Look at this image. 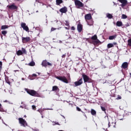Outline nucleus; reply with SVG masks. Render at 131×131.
<instances>
[{"mask_svg":"<svg viewBox=\"0 0 131 131\" xmlns=\"http://www.w3.org/2000/svg\"><path fill=\"white\" fill-rule=\"evenodd\" d=\"M91 39L92 40H95L93 41V43H94V45H98V43H100V42H101L100 40L98 39V36H97V35H94L92 36L91 37Z\"/></svg>","mask_w":131,"mask_h":131,"instance_id":"6","label":"nucleus"},{"mask_svg":"<svg viewBox=\"0 0 131 131\" xmlns=\"http://www.w3.org/2000/svg\"><path fill=\"white\" fill-rule=\"evenodd\" d=\"M21 104H23V102H21Z\"/></svg>","mask_w":131,"mask_h":131,"instance_id":"58","label":"nucleus"},{"mask_svg":"<svg viewBox=\"0 0 131 131\" xmlns=\"http://www.w3.org/2000/svg\"><path fill=\"white\" fill-rule=\"evenodd\" d=\"M129 75H130V76L131 77V73H129Z\"/></svg>","mask_w":131,"mask_h":131,"instance_id":"54","label":"nucleus"},{"mask_svg":"<svg viewBox=\"0 0 131 131\" xmlns=\"http://www.w3.org/2000/svg\"><path fill=\"white\" fill-rule=\"evenodd\" d=\"M32 76H33L34 77H36V76H37V75H36V74H33Z\"/></svg>","mask_w":131,"mask_h":131,"instance_id":"46","label":"nucleus"},{"mask_svg":"<svg viewBox=\"0 0 131 131\" xmlns=\"http://www.w3.org/2000/svg\"><path fill=\"white\" fill-rule=\"evenodd\" d=\"M120 99H121V97L120 95H118L117 98V100H120Z\"/></svg>","mask_w":131,"mask_h":131,"instance_id":"42","label":"nucleus"},{"mask_svg":"<svg viewBox=\"0 0 131 131\" xmlns=\"http://www.w3.org/2000/svg\"><path fill=\"white\" fill-rule=\"evenodd\" d=\"M24 117H25V118H26L27 117V116H26V115H25V116H24Z\"/></svg>","mask_w":131,"mask_h":131,"instance_id":"51","label":"nucleus"},{"mask_svg":"<svg viewBox=\"0 0 131 131\" xmlns=\"http://www.w3.org/2000/svg\"><path fill=\"white\" fill-rule=\"evenodd\" d=\"M75 5L77 7V9H80L81 8H83L84 5L79 0L75 1Z\"/></svg>","mask_w":131,"mask_h":131,"instance_id":"5","label":"nucleus"},{"mask_svg":"<svg viewBox=\"0 0 131 131\" xmlns=\"http://www.w3.org/2000/svg\"><path fill=\"white\" fill-rule=\"evenodd\" d=\"M60 91V89L58 86L55 85L52 87V92H58Z\"/></svg>","mask_w":131,"mask_h":131,"instance_id":"18","label":"nucleus"},{"mask_svg":"<svg viewBox=\"0 0 131 131\" xmlns=\"http://www.w3.org/2000/svg\"><path fill=\"white\" fill-rule=\"evenodd\" d=\"M113 47H114V45L113 43H110L107 45V49L113 48Z\"/></svg>","mask_w":131,"mask_h":131,"instance_id":"29","label":"nucleus"},{"mask_svg":"<svg viewBox=\"0 0 131 131\" xmlns=\"http://www.w3.org/2000/svg\"><path fill=\"white\" fill-rule=\"evenodd\" d=\"M65 22H66L65 25H66V26H69V22H68V21L67 20H66Z\"/></svg>","mask_w":131,"mask_h":131,"instance_id":"39","label":"nucleus"},{"mask_svg":"<svg viewBox=\"0 0 131 131\" xmlns=\"http://www.w3.org/2000/svg\"><path fill=\"white\" fill-rule=\"evenodd\" d=\"M60 4H63V0H56V5L60 6Z\"/></svg>","mask_w":131,"mask_h":131,"instance_id":"21","label":"nucleus"},{"mask_svg":"<svg viewBox=\"0 0 131 131\" xmlns=\"http://www.w3.org/2000/svg\"><path fill=\"white\" fill-rule=\"evenodd\" d=\"M38 112H39V113H40L41 115H42V110H38Z\"/></svg>","mask_w":131,"mask_h":131,"instance_id":"41","label":"nucleus"},{"mask_svg":"<svg viewBox=\"0 0 131 131\" xmlns=\"http://www.w3.org/2000/svg\"><path fill=\"white\" fill-rule=\"evenodd\" d=\"M113 46H116L117 45V42H113Z\"/></svg>","mask_w":131,"mask_h":131,"instance_id":"48","label":"nucleus"},{"mask_svg":"<svg viewBox=\"0 0 131 131\" xmlns=\"http://www.w3.org/2000/svg\"><path fill=\"white\" fill-rule=\"evenodd\" d=\"M16 54L17 56H22L23 55V52L20 50L17 51Z\"/></svg>","mask_w":131,"mask_h":131,"instance_id":"27","label":"nucleus"},{"mask_svg":"<svg viewBox=\"0 0 131 131\" xmlns=\"http://www.w3.org/2000/svg\"><path fill=\"white\" fill-rule=\"evenodd\" d=\"M125 26H126V27H129V24H128V23H127L126 25H125Z\"/></svg>","mask_w":131,"mask_h":131,"instance_id":"45","label":"nucleus"},{"mask_svg":"<svg viewBox=\"0 0 131 131\" xmlns=\"http://www.w3.org/2000/svg\"><path fill=\"white\" fill-rule=\"evenodd\" d=\"M20 26L24 30H25L27 32H29V28H28V26L26 25V24L25 23H21L20 24Z\"/></svg>","mask_w":131,"mask_h":131,"instance_id":"8","label":"nucleus"},{"mask_svg":"<svg viewBox=\"0 0 131 131\" xmlns=\"http://www.w3.org/2000/svg\"><path fill=\"white\" fill-rule=\"evenodd\" d=\"M54 77L56 78V79H58V80H60V81H62V82H64V83H68L69 82L68 80L67 79V78H66V77H65L64 76H58L57 75H55Z\"/></svg>","mask_w":131,"mask_h":131,"instance_id":"3","label":"nucleus"},{"mask_svg":"<svg viewBox=\"0 0 131 131\" xmlns=\"http://www.w3.org/2000/svg\"><path fill=\"white\" fill-rule=\"evenodd\" d=\"M71 30H75V27L74 26L71 27Z\"/></svg>","mask_w":131,"mask_h":131,"instance_id":"43","label":"nucleus"},{"mask_svg":"<svg viewBox=\"0 0 131 131\" xmlns=\"http://www.w3.org/2000/svg\"><path fill=\"white\" fill-rule=\"evenodd\" d=\"M127 43H128V46H129V47H131V38L127 40Z\"/></svg>","mask_w":131,"mask_h":131,"instance_id":"34","label":"nucleus"},{"mask_svg":"<svg viewBox=\"0 0 131 131\" xmlns=\"http://www.w3.org/2000/svg\"><path fill=\"white\" fill-rule=\"evenodd\" d=\"M82 83H83V81H82V78H81L77 81L74 82L75 86H79V85H81Z\"/></svg>","mask_w":131,"mask_h":131,"instance_id":"11","label":"nucleus"},{"mask_svg":"<svg viewBox=\"0 0 131 131\" xmlns=\"http://www.w3.org/2000/svg\"><path fill=\"white\" fill-rule=\"evenodd\" d=\"M25 91L30 95V96H32V97H39V94L37 93V92L33 90H30L27 88L25 89Z\"/></svg>","mask_w":131,"mask_h":131,"instance_id":"1","label":"nucleus"},{"mask_svg":"<svg viewBox=\"0 0 131 131\" xmlns=\"http://www.w3.org/2000/svg\"><path fill=\"white\" fill-rule=\"evenodd\" d=\"M65 57H66V54L62 55V58H65Z\"/></svg>","mask_w":131,"mask_h":131,"instance_id":"49","label":"nucleus"},{"mask_svg":"<svg viewBox=\"0 0 131 131\" xmlns=\"http://www.w3.org/2000/svg\"><path fill=\"white\" fill-rule=\"evenodd\" d=\"M5 81L8 84H11V82L9 81V77H8V76L5 75Z\"/></svg>","mask_w":131,"mask_h":131,"instance_id":"24","label":"nucleus"},{"mask_svg":"<svg viewBox=\"0 0 131 131\" xmlns=\"http://www.w3.org/2000/svg\"><path fill=\"white\" fill-rule=\"evenodd\" d=\"M100 108H101L102 111H103L104 112L106 113V108H105V107H103V106H102V104H101V105H100Z\"/></svg>","mask_w":131,"mask_h":131,"instance_id":"30","label":"nucleus"},{"mask_svg":"<svg viewBox=\"0 0 131 131\" xmlns=\"http://www.w3.org/2000/svg\"><path fill=\"white\" fill-rule=\"evenodd\" d=\"M66 29H67V27H66Z\"/></svg>","mask_w":131,"mask_h":131,"instance_id":"57","label":"nucleus"},{"mask_svg":"<svg viewBox=\"0 0 131 131\" xmlns=\"http://www.w3.org/2000/svg\"><path fill=\"white\" fill-rule=\"evenodd\" d=\"M21 52L23 54H25V55L27 54V52H26V49H25V48H21Z\"/></svg>","mask_w":131,"mask_h":131,"instance_id":"31","label":"nucleus"},{"mask_svg":"<svg viewBox=\"0 0 131 131\" xmlns=\"http://www.w3.org/2000/svg\"><path fill=\"white\" fill-rule=\"evenodd\" d=\"M4 111V108H3L2 104L0 103V112H3Z\"/></svg>","mask_w":131,"mask_h":131,"instance_id":"37","label":"nucleus"},{"mask_svg":"<svg viewBox=\"0 0 131 131\" xmlns=\"http://www.w3.org/2000/svg\"><path fill=\"white\" fill-rule=\"evenodd\" d=\"M54 123H55V124H56L57 125H60V124L58 122H55Z\"/></svg>","mask_w":131,"mask_h":131,"instance_id":"47","label":"nucleus"},{"mask_svg":"<svg viewBox=\"0 0 131 131\" xmlns=\"http://www.w3.org/2000/svg\"><path fill=\"white\" fill-rule=\"evenodd\" d=\"M118 2L121 3V4H122L121 5V6L122 7V8H124V7H125V6L127 5V0H118Z\"/></svg>","mask_w":131,"mask_h":131,"instance_id":"12","label":"nucleus"},{"mask_svg":"<svg viewBox=\"0 0 131 131\" xmlns=\"http://www.w3.org/2000/svg\"><path fill=\"white\" fill-rule=\"evenodd\" d=\"M20 108H23V106L22 105H21V106H20Z\"/></svg>","mask_w":131,"mask_h":131,"instance_id":"52","label":"nucleus"},{"mask_svg":"<svg viewBox=\"0 0 131 131\" xmlns=\"http://www.w3.org/2000/svg\"><path fill=\"white\" fill-rule=\"evenodd\" d=\"M41 65L43 67H48V66H52V63L48 62L47 60H45L42 61Z\"/></svg>","mask_w":131,"mask_h":131,"instance_id":"10","label":"nucleus"},{"mask_svg":"<svg viewBox=\"0 0 131 131\" xmlns=\"http://www.w3.org/2000/svg\"><path fill=\"white\" fill-rule=\"evenodd\" d=\"M127 18V16L125 14L122 15V19H126Z\"/></svg>","mask_w":131,"mask_h":131,"instance_id":"35","label":"nucleus"},{"mask_svg":"<svg viewBox=\"0 0 131 131\" xmlns=\"http://www.w3.org/2000/svg\"><path fill=\"white\" fill-rule=\"evenodd\" d=\"M106 17L108 18V19H112V18H113V16L110 13H107Z\"/></svg>","mask_w":131,"mask_h":131,"instance_id":"28","label":"nucleus"},{"mask_svg":"<svg viewBox=\"0 0 131 131\" xmlns=\"http://www.w3.org/2000/svg\"><path fill=\"white\" fill-rule=\"evenodd\" d=\"M67 11H68L67 7L65 6L64 7H62L59 10V12H60V13H67Z\"/></svg>","mask_w":131,"mask_h":131,"instance_id":"15","label":"nucleus"},{"mask_svg":"<svg viewBox=\"0 0 131 131\" xmlns=\"http://www.w3.org/2000/svg\"><path fill=\"white\" fill-rule=\"evenodd\" d=\"M116 37H117V35L110 36L108 39H110V40H113V39H115Z\"/></svg>","mask_w":131,"mask_h":131,"instance_id":"22","label":"nucleus"},{"mask_svg":"<svg viewBox=\"0 0 131 131\" xmlns=\"http://www.w3.org/2000/svg\"><path fill=\"white\" fill-rule=\"evenodd\" d=\"M29 66H35V62L32 61L29 63Z\"/></svg>","mask_w":131,"mask_h":131,"instance_id":"32","label":"nucleus"},{"mask_svg":"<svg viewBox=\"0 0 131 131\" xmlns=\"http://www.w3.org/2000/svg\"><path fill=\"white\" fill-rule=\"evenodd\" d=\"M85 21H88L89 20H92V14L91 13H88L86 15H85L84 16Z\"/></svg>","mask_w":131,"mask_h":131,"instance_id":"13","label":"nucleus"},{"mask_svg":"<svg viewBox=\"0 0 131 131\" xmlns=\"http://www.w3.org/2000/svg\"><path fill=\"white\" fill-rule=\"evenodd\" d=\"M61 26H62V22H61L60 21L57 20L55 25V26L57 27V29L61 28Z\"/></svg>","mask_w":131,"mask_h":131,"instance_id":"16","label":"nucleus"},{"mask_svg":"<svg viewBox=\"0 0 131 131\" xmlns=\"http://www.w3.org/2000/svg\"><path fill=\"white\" fill-rule=\"evenodd\" d=\"M57 29L56 28H52L51 31H54V30H56Z\"/></svg>","mask_w":131,"mask_h":131,"instance_id":"44","label":"nucleus"},{"mask_svg":"<svg viewBox=\"0 0 131 131\" xmlns=\"http://www.w3.org/2000/svg\"><path fill=\"white\" fill-rule=\"evenodd\" d=\"M82 76L83 77V79L84 83H86L88 82L89 83L94 82V80H93V79H92L91 78H90L88 75L83 74H82Z\"/></svg>","mask_w":131,"mask_h":131,"instance_id":"2","label":"nucleus"},{"mask_svg":"<svg viewBox=\"0 0 131 131\" xmlns=\"http://www.w3.org/2000/svg\"><path fill=\"white\" fill-rule=\"evenodd\" d=\"M8 33V32L7 31H2V34H3L4 36H6V34Z\"/></svg>","mask_w":131,"mask_h":131,"instance_id":"33","label":"nucleus"},{"mask_svg":"<svg viewBox=\"0 0 131 131\" xmlns=\"http://www.w3.org/2000/svg\"><path fill=\"white\" fill-rule=\"evenodd\" d=\"M123 24L122 21H118L116 23V26H118V27H120L121 26H122Z\"/></svg>","mask_w":131,"mask_h":131,"instance_id":"23","label":"nucleus"},{"mask_svg":"<svg viewBox=\"0 0 131 131\" xmlns=\"http://www.w3.org/2000/svg\"><path fill=\"white\" fill-rule=\"evenodd\" d=\"M76 109L77 111H79L80 112H82V113H84V112L82 111H81V109H80V108H79V107H77Z\"/></svg>","mask_w":131,"mask_h":131,"instance_id":"36","label":"nucleus"},{"mask_svg":"<svg viewBox=\"0 0 131 131\" xmlns=\"http://www.w3.org/2000/svg\"><path fill=\"white\" fill-rule=\"evenodd\" d=\"M5 102H8V101L7 100H5Z\"/></svg>","mask_w":131,"mask_h":131,"instance_id":"56","label":"nucleus"},{"mask_svg":"<svg viewBox=\"0 0 131 131\" xmlns=\"http://www.w3.org/2000/svg\"><path fill=\"white\" fill-rule=\"evenodd\" d=\"M9 28V26L8 25H3L1 27L2 30H5V29H7Z\"/></svg>","mask_w":131,"mask_h":131,"instance_id":"25","label":"nucleus"},{"mask_svg":"<svg viewBox=\"0 0 131 131\" xmlns=\"http://www.w3.org/2000/svg\"><path fill=\"white\" fill-rule=\"evenodd\" d=\"M88 24V25H89V26H92V25H94V20H93V19H90L89 20V21H86Z\"/></svg>","mask_w":131,"mask_h":131,"instance_id":"20","label":"nucleus"},{"mask_svg":"<svg viewBox=\"0 0 131 131\" xmlns=\"http://www.w3.org/2000/svg\"><path fill=\"white\" fill-rule=\"evenodd\" d=\"M17 1V2H20V1H21V0H16Z\"/></svg>","mask_w":131,"mask_h":131,"instance_id":"53","label":"nucleus"},{"mask_svg":"<svg viewBox=\"0 0 131 131\" xmlns=\"http://www.w3.org/2000/svg\"><path fill=\"white\" fill-rule=\"evenodd\" d=\"M30 40H31V38H30V37H22L23 43H27L28 42H29Z\"/></svg>","mask_w":131,"mask_h":131,"instance_id":"9","label":"nucleus"},{"mask_svg":"<svg viewBox=\"0 0 131 131\" xmlns=\"http://www.w3.org/2000/svg\"><path fill=\"white\" fill-rule=\"evenodd\" d=\"M121 68L123 69H126L128 68V63L127 62H124L122 64Z\"/></svg>","mask_w":131,"mask_h":131,"instance_id":"14","label":"nucleus"},{"mask_svg":"<svg viewBox=\"0 0 131 131\" xmlns=\"http://www.w3.org/2000/svg\"><path fill=\"white\" fill-rule=\"evenodd\" d=\"M3 69V62L0 61V70Z\"/></svg>","mask_w":131,"mask_h":131,"instance_id":"38","label":"nucleus"},{"mask_svg":"<svg viewBox=\"0 0 131 131\" xmlns=\"http://www.w3.org/2000/svg\"><path fill=\"white\" fill-rule=\"evenodd\" d=\"M77 30L78 32H81V31H82V25L81 24L77 25Z\"/></svg>","mask_w":131,"mask_h":131,"instance_id":"17","label":"nucleus"},{"mask_svg":"<svg viewBox=\"0 0 131 131\" xmlns=\"http://www.w3.org/2000/svg\"><path fill=\"white\" fill-rule=\"evenodd\" d=\"M7 8H8L9 10H13V11H17V10H18V7L15 6V3H13L10 5H8Z\"/></svg>","mask_w":131,"mask_h":131,"instance_id":"7","label":"nucleus"},{"mask_svg":"<svg viewBox=\"0 0 131 131\" xmlns=\"http://www.w3.org/2000/svg\"><path fill=\"white\" fill-rule=\"evenodd\" d=\"M41 117H42V118H43V116H42Z\"/></svg>","mask_w":131,"mask_h":131,"instance_id":"55","label":"nucleus"},{"mask_svg":"<svg viewBox=\"0 0 131 131\" xmlns=\"http://www.w3.org/2000/svg\"><path fill=\"white\" fill-rule=\"evenodd\" d=\"M108 127H110V126H113V127H115V125H116V122H108Z\"/></svg>","mask_w":131,"mask_h":131,"instance_id":"19","label":"nucleus"},{"mask_svg":"<svg viewBox=\"0 0 131 131\" xmlns=\"http://www.w3.org/2000/svg\"><path fill=\"white\" fill-rule=\"evenodd\" d=\"M91 114L92 115H93L95 116V115H97V112L95 111L94 109H91Z\"/></svg>","mask_w":131,"mask_h":131,"instance_id":"26","label":"nucleus"},{"mask_svg":"<svg viewBox=\"0 0 131 131\" xmlns=\"http://www.w3.org/2000/svg\"><path fill=\"white\" fill-rule=\"evenodd\" d=\"M84 116L86 118H88V117H86V115H85V114H84Z\"/></svg>","mask_w":131,"mask_h":131,"instance_id":"50","label":"nucleus"},{"mask_svg":"<svg viewBox=\"0 0 131 131\" xmlns=\"http://www.w3.org/2000/svg\"><path fill=\"white\" fill-rule=\"evenodd\" d=\"M18 122L19 124L21 126H23L24 127H26V126H28V124H27V122L26 120H25L23 118H18Z\"/></svg>","mask_w":131,"mask_h":131,"instance_id":"4","label":"nucleus"},{"mask_svg":"<svg viewBox=\"0 0 131 131\" xmlns=\"http://www.w3.org/2000/svg\"><path fill=\"white\" fill-rule=\"evenodd\" d=\"M32 107L33 110H36V106H35V105H32Z\"/></svg>","mask_w":131,"mask_h":131,"instance_id":"40","label":"nucleus"}]
</instances>
